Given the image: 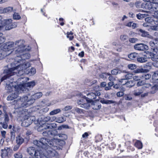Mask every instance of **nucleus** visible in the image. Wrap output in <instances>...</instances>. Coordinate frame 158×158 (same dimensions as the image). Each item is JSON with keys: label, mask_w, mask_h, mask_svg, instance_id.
Listing matches in <instances>:
<instances>
[{"label": "nucleus", "mask_w": 158, "mask_h": 158, "mask_svg": "<svg viewBox=\"0 0 158 158\" xmlns=\"http://www.w3.org/2000/svg\"><path fill=\"white\" fill-rule=\"evenodd\" d=\"M15 60L14 63L11 64V68L4 70V72L6 75L1 78V82L15 74H16L18 76H20L27 73L26 70L29 67V63L26 62L24 60H22L21 57L18 56L15 58Z\"/></svg>", "instance_id": "obj_1"}, {"label": "nucleus", "mask_w": 158, "mask_h": 158, "mask_svg": "<svg viewBox=\"0 0 158 158\" xmlns=\"http://www.w3.org/2000/svg\"><path fill=\"white\" fill-rule=\"evenodd\" d=\"M50 141L46 138H41L40 140H35L33 141V144L38 147H41L43 149L45 150L44 155L48 158H52L51 157L56 156L57 153L55 150L57 147L54 145L56 141V139H52Z\"/></svg>", "instance_id": "obj_2"}, {"label": "nucleus", "mask_w": 158, "mask_h": 158, "mask_svg": "<svg viewBox=\"0 0 158 158\" xmlns=\"http://www.w3.org/2000/svg\"><path fill=\"white\" fill-rule=\"evenodd\" d=\"M34 102V100L29 98L28 96H24L21 98L18 97L16 99L12 102V104H18L20 107H26L31 105Z\"/></svg>", "instance_id": "obj_3"}, {"label": "nucleus", "mask_w": 158, "mask_h": 158, "mask_svg": "<svg viewBox=\"0 0 158 158\" xmlns=\"http://www.w3.org/2000/svg\"><path fill=\"white\" fill-rule=\"evenodd\" d=\"M14 45V43L12 42H9L5 44L2 51L0 53L2 58H4L12 52Z\"/></svg>", "instance_id": "obj_4"}, {"label": "nucleus", "mask_w": 158, "mask_h": 158, "mask_svg": "<svg viewBox=\"0 0 158 158\" xmlns=\"http://www.w3.org/2000/svg\"><path fill=\"white\" fill-rule=\"evenodd\" d=\"M1 22L2 26L0 28V30L2 29L4 26H5V29L7 30H10L17 27V23L16 22L12 23V20L10 19H2V18Z\"/></svg>", "instance_id": "obj_5"}, {"label": "nucleus", "mask_w": 158, "mask_h": 158, "mask_svg": "<svg viewBox=\"0 0 158 158\" xmlns=\"http://www.w3.org/2000/svg\"><path fill=\"white\" fill-rule=\"evenodd\" d=\"M99 86H96L94 88V92L87 94V95L89 97V98H87L85 96H84V97L85 98V101L89 102H93L92 99H95L96 96L100 95V92L98 91L99 90Z\"/></svg>", "instance_id": "obj_6"}, {"label": "nucleus", "mask_w": 158, "mask_h": 158, "mask_svg": "<svg viewBox=\"0 0 158 158\" xmlns=\"http://www.w3.org/2000/svg\"><path fill=\"white\" fill-rule=\"evenodd\" d=\"M35 85V83L34 81L28 82L27 83H23L18 85L16 87L18 88V91L21 90L22 91L26 90V89H29V88H32Z\"/></svg>", "instance_id": "obj_7"}, {"label": "nucleus", "mask_w": 158, "mask_h": 158, "mask_svg": "<svg viewBox=\"0 0 158 158\" xmlns=\"http://www.w3.org/2000/svg\"><path fill=\"white\" fill-rule=\"evenodd\" d=\"M23 118L24 119L21 124L22 126L24 127H28L32 123V122L35 119L34 116H29L28 115H25Z\"/></svg>", "instance_id": "obj_8"}, {"label": "nucleus", "mask_w": 158, "mask_h": 158, "mask_svg": "<svg viewBox=\"0 0 158 158\" xmlns=\"http://www.w3.org/2000/svg\"><path fill=\"white\" fill-rule=\"evenodd\" d=\"M153 3L150 2H148L145 3H142V8H145L146 9L148 10L149 11H145L147 13H153Z\"/></svg>", "instance_id": "obj_9"}, {"label": "nucleus", "mask_w": 158, "mask_h": 158, "mask_svg": "<svg viewBox=\"0 0 158 158\" xmlns=\"http://www.w3.org/2000/svg\"><path fill=\"white\" fill-rule=\"evenodd\" d=\"M56 132V131L55 130H46L43 132L42 134L44 136L49 137V138H52L51 139V141H52V139H52V138L55 135ZM49 140H50V139ZM50 141H51V140Z\"/></svg>", "instance_id": "obj_10"}, {"label": "nucleus", "mask_w": 158, "mask_h": 158, "mask_svg": "<svg viewBox=\"0 0 158 158\" xmlns=\"http://www.w3.org/2000/svg\"><path fill=\"white\" fill-rule=\"evenodd\" d=\"M85 100V99H81L77 101V103L78 104L81 105V107L84 108L86 109H88L90 107V104L89 103H90V102H89L86 101V102L84 103Z\"/></svg>", "instance_id": "obj_11"}, {"label": "nucleus", "mask_w": 158, "mask_h": 158, "mask_svg": "<svg viewBox=\"0 0 158 158\" xmlns=\"http://www.w3.org/2000/svg\"><path fill=\"white\" fill-rule=\"evenodd\" d=\"M12 150L9 148H5L1 150V156L2 158H4L8 156V153L11 152Z\"/></svg>", "instance_id": "obj_12"}, {"label": "nucleus", "mask_w": 158, "mask_h": 158, "mask_svg": "<svg viewBox=\"0 0 158 158\" xmlns=\"http://www.w3.org/2000/svg\"><path fill=\"white\" fill-rule=\"evenodd\" d=\"M137 30L140 33L139 34L142 36L143 37H147L149 38L152 39V37L148 33L147 31L141 29H138Z\"/></svg>", "instance_id": "obj_13"}, {"label": "nucleus", "mask_w": 158, "mask_h": 158, "mask_svg": "<svg viewBox=\"0 0 158 158\" xmlns=\"http://www.w3.org/2000/svg\"><path fill=\"white\" fill-rule=\"evenodd\" d=\"M146 45L142 44H137L134 46V48L136 50L143 51L146 49Z\"/></svg>", "instance_id": "obj_14"}, {"label": "nucleus", "mask_w": 158, "mask_h": 158, "mask_svg": "<svg viewBox=\"0 0 158 158\" xmlns=\"http://www.w3.org/2000/svg\"><path fill=\"white\" fill-rule=\"evenodd\" d=\"M44 130H50L49 124L43 123L42 125L39 126L37 129L38 131H41Z\"/></svg>", "instance_id": "obj_15"}, {"label": "nucleus", "mask_w": 158, "mask_h": 158, "mask_svg": "<svg viewBox=\"0 0 158 158\" xmlns=\"http://www.w3.org/2000/svg\"><path fill=\"white\" fill-rule=\"evenodd\" d=\"M24 41L23 40H19L16 41L15 43V47H18L19 48H24ZM24 50L23 48L21 50L23 51Z\"/></svg>", "instance_id": "obj_16"}, {"label": "nucleus", "mask_w": 158, "mask_h": 158, "mask_svg": "<svg viewBox=\"0 0 158 158\" xmlns=\"http://www.w3.org/2000/svg\"><path fill=\"white\" fill-rule=\"evenodd\" d=\"M144 91V88L142 87L137 89L133 91V94L135 96H138L142 94Z\"/></svg>", "instance_id": "obj_17"}, {"label": "nucleus", "mask_w": 158, "mask_h": 158, "mask_svg": "<svg viewBox=\"0 0 158 158\" xmlns=\"http://www.w3.org/2000/svg\"><path fill=\"white\" fill-rule=\"evenodd\" d=\"M149 44L152 47V48L158 47V38H155L154 40L150 41Z\"/></svg>", "instance_id": "obj_18"}, {"label": "nucleus", "mask_w": 158, "mask_h": 158, "mask_svg": "<svg viewBox=\"0 0 158 158\" xmlns=\"http://www.w3.org/2000/svg\"><path fill=\"white\" fill-rule=\"evenodd\" d=\"M18 97L17 93H14L10 94L7 96L6 99L8 101H12L15 99H17Z\"/></svg>", "instance_id": "obj_19"}, {"label": "nucleus", "mask_w": 158, "mask_h": 158, "mask_svg": "<svg viewBox=\"0 0 158 158\" xmlns=\"http://www.w3.org/2000/svg\"><path fill=\"white\" fill-rule=\"evenodd\" d=\"M24 141L23 138L20 135H19L16 137V142L17 144L21 145Z\"/></svg>", "instance_id": "obj_20"}, {"label": "nucleus", "mask_w": 158, "mask_h": 158, "mask_svg": "<svg viewBox=\"0 0 158 158\" xmlns=\"http://www.w3.org/2000/svg\"><path fill=\"white\" fill-rule=\"evenodd\" d=\"M111 73L112 75H116L120 74L121 73H127L125 71L123 70L122 71L118 69H115L111 70Z\"/></svg>", "instance_id": "obj_21"}, {"label": "nucleus", "mask_w": 158, "mask_h": 158, "mask_svg": "<svg viewBox=\"0 0 158 158\" xmlns=\"http://www.w3.org/2000/svg\"><path fill=\"white\" fill-rule=\"evenodd\" d=\"M128 57L131 60H134L137 59L139 57V55L135 52L131 53L128 55Z\"/></svg>", "instance_id": "obj_22"}, {"label": "nucleus", "mask_w": 158, "mask_h": 158, "mask_svg": "<svg viewBox=\"0 0 158 158\" xmlns=\"http://www.w3.org/2000/svg\"><path fill=\"white\" fill-rule=\"evenodd\" d=\"M43 95L42 93L41 92L37 93L33 95L31 98V99H33L34 100L39 98L41 97Z\"/></svg>", "instance_id": "obj_23"}, {"label": "nucleus", "mask_w": 158, "mask_h": 158, "mask_svg": "<svg viewBox=\"0 0 158 158\" xmlns=\"http://www.w3.org/2000/svg\"><path fill=\"white\" fill-rule=\"evenodd\" d=\"M123 85H125L126 86L129 87H131L135 85V82L132 80H130L128 82L125 81V82L122 84Z\"/></svg>", "instance_id": "obj_24"}, {"label": "nucleus", "mask_w": 158, "mask_h": 158, "mask_svg": "<svg viewBox=\"0 0 158 158\" xmlns=\"http://www.w3.org/2000/svg\"><path fill=\"white\" fill-rule=\"evenodd\" d=\"M133 74L131 73H127L123 76V78L121 79V81H125L127 79H129L133 77Z\"/></svg>", "instance_id": "obj_25"}, {"label": "nucleus", "mask_w": 158, "mask_h": 158, "mask_svg": "<svg viewBox=\"0 0 158 158\" xmlns=\"http://www.w3.org/2000/svg\"><path fill=\"white\" fill-rule=\"evenodd\" d=\"M148 71L149 70L148 69L140 68L135 70L134 72L135 73H147Z\"/></svg>", "instance_id": "obj_26"}, {"label": "nucleus", "mask_w": 158, "mask_h": 158, "mask_svg": "<svg viewBox=\"0 0 158 158\" xmlns=\"http://www.w3.org/2000/svg\"><path fill=\"white\" fill-rule=\"evenodd\" d=\"M71 112L74 114H75V112L78 114H81L82 112V110L81 109L75 107L71 110Z\"/></svg>", "instance_id": "obj_27"}, {"label": "nucleus", "mask_w": 158, "mask_h": 158, "mask_svg": "<svg viewBox=\"0 0 158 158\" xmlns=\"http://www.w3.org/2000/svg\"><path fill=\"white\" fill-rule=\"evenodd\" d=\"M100 102L103 104H109L113 103L114 102L112 100H105L104 99H102L100 100Z\"/></svg>", "instance_id": "obj_28"}, {"label": "nucleus", "mask_w": 158, "mask_h": 158, "mask_svg": "<svg viewBox=\"0 0 158 158\" xmlns=\"http://www.w3.org/2000/svg\"><path fill=\"white\" fill-rule=\"evenodd\" d=\"M135 146L138 149H141L143 147L142 142L139 141H137L135 144Z\"/></svg>", "instance_id": "obj_29"}, {"label": "nucleus", "mask_w": 158, "mask_h": 158, "mask_svg": "<svg viewBox=\"0 0 158 158\" xmlns=\"http://www.w3.org/2000/svg\"><path fill=\"white\" fill-rule=\"evenodd\" d=\"M61 110L60 109H57L54 110L50 112L49 114L50 115H53L60 113Z\"/></svg>", "instance_id": "obj_30"}, {"label": "nucleus", "mask_w": 158, "mask_h": 158, "mask_svg": "<svg viewBox=\"0 0 158 158\" xmlns=\"http://www.w3.org/2000/svg\"><path fill=\"white\" fill-rule=\"evenodd\" d=\"M148 15L147 14H142L139 13L136 15V17L138 19H141Z\"/></svg>", "instance_id": "obj_31"}, {"label": "nucleus", "mask_w": 158, "mask_h": 158, "mask_svg": "<svg viewBox=\"0 0 158 158\" xmlns=\"http://www.w3.org/2000/svg\"><path fill=\"white\" fill-rule=\"evenodd\" d=\"M137 60L138 62L140 63L145 62L147 61V58L145 57H141L139 56L138 57Z\"/></svg>", "instance_id": "obj_32"}, {"label": "nucleus", "mask_w": 158, "mask_h": 158, "mask_svg": "<svg viewBox=\"0 0 158 158\" xmlns=\"http://www.w3.org/2000/svg\"><path fill=\"white\" fill-rule=\"evenodd\" d=\"M127 67L129 69L133 70L136 69V65L134 64H130L127 65Z\"/></svg>", "instance_id": "obj_33"}, {"label": "nucleus", "mask_w": 158, "mask_h": 158, "mask_svg": "<svg viewBox=\"0 0 158 158\" xmlns=\"http://www.w3.org/2000/svg\"><path fill=\"white\" fill-rule=\"evenodd\" d=\"M15 131L12 130L10 131V140L13 141L15 139Z\"/></svg>", "instance_id": "obj_34"}, {"label": "nucleus", "mask_w": 158, "mask_h": 158, "mask_svg": "<svg viewBox=\"0 0 158 158\" xmlns=\"http://www.w3.org/2000/svg\"><path fill=\"white\" fill-rule=\"evenodd\" d=\"M14 157L15 158H22L23 155L21 153L18 152L14 154Z\"/></svg>", "instance_id": "obj_35"}, {"label": "nucleus", "mask_w": 158, "mask_h": 158, "mask_svg": "<svg viewBox=\"0 0 158 158\" xmlns=\"http://www.w3.org/2000/svg\"><path fill=\"white\" fill-rule=\"evenodd\" d=\"M152 54L155 56H158V47L152 48Z\"/></svg>", "instance_id": "obj_36"}, {"label": "nucleus", "mask_w": 158, "mask_h": 158, "mask_svg": "<svg viewBox=\"0 0 158 158\" xmlns=\"http://www.w3.org/2000/svg\"><path fill=\"white\" fill-rule=\"evenodd\" d=\"M13 8L11 7H8L5 8L3 11L5 13H9L12 11Z\"/></svg>", "instance_id": "obj_37"}, {"label": "nucleus", "mask_w": 158, "mask_h": 158, "mask_svg": "<svg viewBox=\"0 0 158 158\" xmlns=\"http://www.w3.org/2000/svg\"><path fill=\"white\" fill-rule=\"evenodd\" d=\"M13 18L14 19L19 20L20 19L21 17L18 13H15L13 15Z\"/></svg>", "instance_id": "obj_38"}, {"label": "nucleus", "mask_w": 158, "mask_h": 158, "mask_svg": "<svg viewBox=\"0 0 158 158\" xmlns=\"http://www.w3.org/2000/svg\"><path fill=\"white\" fill-rule=\"evenodd\" d=\"M152 78L155 80H158V71L154 73L152 76Z\"/></svg>", "instance_id": "obj_39"}, {"label": "nucleus", "mask_w": 158, "mask_h": 158, "mask_svg": "<svg viewBox=\"0 0 158 158\" xmlns=\"http://www.w3.org/2000/svg\"><path fill=\"white\" fill-rule=\"evenodd\" d=\"M65 121V119H64V118L63 117H62L59 118L57 119L56 122L58 123H61L64 122Z\"/></svg>", "instance_id": "obj_40"}, {"label": "nucleus", "mask_w": 158, "mask_h": 158, "mask_svg": "<svg viewBox=\"0 0 158 158\" xmlns=\"http://www.w3.org/2000/svg\"><path fill=\"white\" fill-rule=\"evenodd\" d=\"M153 12L154 11H158V3H153Z\"/></svg>", "instance_id": "obj_41"}, {"label": "nucleus", "mask_w": 158, "mask_h": 158, "mask_svg": "<svg viewBox=\"0 0 158 158\" xmlns=\"http://www.w3.org/2000/svg\"><path fill=\"white\" fill-rule=\"evenodd\" d=\"M127 36L126 35H122L120 36V40L123 41H124L127 40Z\"/></svg>", "instance_id": "obj_42"}, {"label": "nucleus", "mask_w": 158, "mask_h": 158, "mask_svg": "<svg viewBox=\"0 0 158 158\" xmlns=\"http://www.w3.org/2000/svg\"><path fill=\"white\" fill-rule=\"evenodd\" d=\"M20 127L16 125L13 126L12 130L15 131H19L20 130Z\"/></svg>", "instance_id": "obj_43"}, {"label": "nucleus", "mask_w": 158, "mask_h": 158, "mask_svg": "<svg viewBox=\"0 0 158 158\" xmlns=\"http://www.w3.org/2000/svg\"><path fill=\"white\" fill-rule=\"evenodd\" d=\"M2 34L0 33V44L5 41V39L4 37L2 36Z\"/></svg>", "instance_id": "obj_44"}, {"label": "nucleus", "mask_w": 158, "mask_h": 158, "mask_svg": "<svg viewBox=\"0 0 158 158\" xmlns=\"http://www.w3.org/2000/svg\"><path fill=\"white\" fill-rule=\"evenodd\" d=\"M50 117L47 116L44 117L42 121L43 122L46 123L50 121Z\"/></svg>", "instance_id": "obj_45"}, {"label": "nucleus", "mask_w": 158, "mask_h": 158, "mask_svg": "<svg viewBox=\"0 0 158 158\" xmlns=\"http://www.w3.org/2000/svg\"><path fill=\"white\" fill-rule=\"evenodd\" d=\"M49 124L50 127V129L56 128L57 127L56 124L54 123Z\"/></svg>", "instance_id": "obj_46"}, {"label": "nucleus", "mask_w": 158, "mask_h": 158, "mask_svg": "<svg viewBox=\"0 0 158 158\" xmlns=\"http://www.w3.org/2000/svg\"><path fill=\"white\" fill-rule=\"evenodd\" d=\"M142 4L141 3L139 2H136L135 3L136 7L138 8H142Z\"/></svg>", "instance_id": "obj_47"}, {"label": "nucleus", "mask_w": 158, "mask_h": 158, "mask_svg": "<svg viewBox=\"0 0 158 158\" xmlns=\"http://www.w3.org/2000/svg\"><path fill=\"white\" fill-rule=\"evenodd\" d=\"M145 82L144 81H138L136 84L138 86H139L144 84Z\"/></svg>", "instance_id": "obj_48"}, {"label": "nucleus", "mask_w": 158, "mask_h": 158, "mask_svg": "<svg viewBox=\"0 0 158 158\" xmlns=\"http://www.w3.org/2000/svg\"><path fill=\"white\" fill-rule=\"evenodd\" d=\"M9 118L8 115L7 113H5L4 115V122L8 123V122Z\"/></svg>", "instance_id": "obj_49"}, {"label": "nucleus", "mask_w": 158, "mask_h": 158, "mask_svg": "<svg viewBox=\"0 0 158 158\" xmlns=\"http://www.w3.org/2000/svg\"><path fill=\"white\" fill-rule=\"evenodd\" d=\"M7 123H5L4 122L3 123L1 122L0 124H1L2 127L3 128L6 129L7 127H8Z\"/></svg>", "instance_id": "obj_50"}, {"label": "nucleus", "mask_w": 158, "mask_h": 158, "mask_svg": "<svg viewBox=\"0 0 158 158\" xmlns=\"http://www.w3.org/2000/svg\"><path fill=\"white\" fill-rule=\"evenodd\" d=\"M142 77L137 76H135L133 77V79L135 81L140 80L142 78Z\"/></svg>", "instance_id": "obj_51"}, {"label": "nucleus", "mask_w": 158, "mask_h": 158, "mask_svg": "<svg viewBox=\"0 0 158 158\" xmlns=\"http://www.w3.org/2000/svg\"><path fill=\"white\" fill-rule=\"evenodd\" d=\"M72 108V106H68L65 107L62 109V110L64 111H67L69 110H71Z\"/></svg>", "instance_id": "obj_52"}, {"label": "nucleus", "mask_w": 158, "mask_h": 158, "mask_svg": "<svg viewBox=\"0 0 158 158\" xmlns=\"http://www.w3.org/2000/svg\"><path fill=\"white\" fill-rule=\"evenodd\" d=\"M137 40V39L135 38H131L129 39V42L133 43H135Z\"/></svg>", "instance_id": "obj_53"}, {"label": "nucleus", "mask_w": 158, "mask_h": 158, "mask_svg": "<svg viewBox=\"0 0 158 158\" xmlns=\"http://www.w3.org/2000/svg\"><path fill=\"white\" fill-rule=\"evenodd\" d=\"M157 56L154 55L153 54V55L151 57H149V58H151L152 60L153 61H156L158 59V58L157 57Z\"/></svg>", "instance_id": "obj_54"}, {"label": "nucleus", "mask_w": 158, "mask_h": 158, "mask_svg": "<svg viewBox=\"0 0 158 158\" xmlns=\"http://www.w3.org/2000/svg\"><path fill=\"white\" fill-rule=\"evenodd\" d=\"M124 94V93L123 91H119L117 93V96L118 97H121Z\"/></svg>", "instance_id": "obj_55"}, {"label": "nucleus", "mask_w": 158, "mask_h": 158, "mask_svg": "<svg viewBox=\"0 0 158 158\" xmlns=\"http://www.w3.org/2000/svg\"><path fill=\"white\" fill-rule=\"evenodd\" d=\"M151 75L149 74H147L143 75L142 76V77H144L145 80H147L149 79L151 77Z\"/></svg>", "instance_id": "obj_56"}, {"label": "nucleus", "mask_w": 158, "mask_h": 158, "mask_svg": "<svg viewBox=\"0 0 158 158\" xmlns=\"http://www.w3.org/2000/svg\"><path fill=\"white\" fill-rule=\"evenodd\" d=\"M153 20L150 17H148L146 18L145 19V21L146 22H147L148 23H150L152 22V21Z\"/></svg>", "instance_id": "obj_57"}, {"label": "nucleus", "mask_w": 158, "mask_h": 158, "mask_svg": "<svg viewBox=\"0 0 158 158\" xmlns=\"http://www.w3.org/2000/svg\"><path fill=\"white\" fill-rule=\"evenodd\" d=\"M153 12H154V13L153 16L155 18L158 19V11H154Z\"/></svg>", "instance_id": "obj_58"}, {"label": "nucleus", "mask_w": 158, "mask_h": 158, "mask_svg": "<svg viewBox=\"0 0 158 158\" xmlns=\"http://www.w3.org/2000/svg\"><path fill=\"white\" fill-rule=\"evenodd\" d=\"M20 145L19 144H17L16 145L14 146L13 148V150L14 151H17L19 148Z\"/></svg>", "instance_id": "obj_59"}, {"label": "nucleus", "mask_w": 158, "mask_h": 158, "mask_svg": "<svg viewBox=\"0 0 158 158\" xmlns=\"http://www.w3.org/2000/svg\"><path fill=\"white\" fill-rule=\"evenodd\" d=\"M36 73V70L34 68H32L30 72V73H31V74L33 75H34Z\"/></svg>", "instance_id": "obj_60"}, {"label": "nucleus", "mask_w": 158, "mask_h": 158, "mask_svg": "<svg viewBox=\"0 0 158 158\" xmlns=\"http://www.w3.org/2000/svg\"><path fill=\"white\" fill-rule=\"evenodd\" d=\"M151 29L152 30L157 31L158 30V25H154L151 27Z\"/></svg>", "instance_id": "obj_61"}, {"label": "nucleus", "mask_w": 158, "mask_h": 158, "mask_svg": "<svg viewBox=\"0 0 158 158\" xmlns=\"http://www.w3.org/2000/svg\"><path fill=\"white\" fill-rule=\"evenodd\" d=\"M49 110V108L48 107H45L42 109L40 111H42L44 113H46Z\"/></svg>", "instance_id": "obj_62"}, {"label": "nucleus", "mask_w": 158, "mask_h": 158, "mask_svg": "<svg viewBox=\"0 0 158 158\" xmlns=\"http://www.w3.org/2000/svg\"><path fill=\"white\" fill-rule=\"evenodd\" d=\"M95 107L93 108L95 110H98L100 109L101 107V105H95Z\"/></svg>", "instance_id": "obj_63"}, {"label": "nucleus", "mask_w": 158, "mask_h": 158, "mask_svg": "<svg viewBox=\"0 0 158 158\" xmlns=\"http://www.w3.org/2000/svg\"><path fill=\"white\" fill-rule=\"evenodd\" d=\"M131 27H132L133 29H135L137 27V24L132 22Z\"/></svg>", "instance_id": "obj_64"}]
</instances>
